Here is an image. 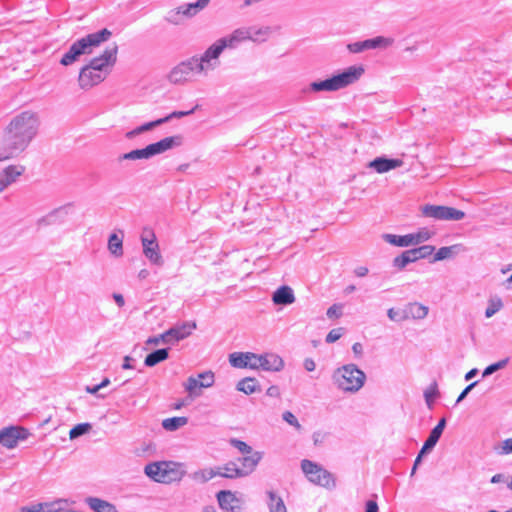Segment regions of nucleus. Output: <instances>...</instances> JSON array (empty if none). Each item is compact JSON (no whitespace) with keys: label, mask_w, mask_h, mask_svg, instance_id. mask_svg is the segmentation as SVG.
Wrapping results in <instances>:
<instances>
[{"label":"nucleus","mask_w":512,"mask_h":512,"mask_svg":"<svg viewBox=\"0 0 512 512\" xmlns=\"http://www.w3.org/2000/svg\"><path fill=\"white\" fill-rule=\"evenodd\" d=\"M39 118L35 112L23 111L15 115L3 129L0 137V162L21 155L36 137Z\"/></svg>","instance_id":"nucleus-1"},{"label":"nucleus","mask_w":512,"mask_h":512,"mask_svg":"<svg viewBox=\"0 0 512 512\" xmlns=\"http://www.w3.org/2000/svg\"><path fill=\"white\" fill-rule=\"evenodd\" d=\"M117 45H113L103 51L97 57L92 58L89 63L80 69L78 76L79 87L89 90L103 82L117 60Z\"/></svg>","instance_id":"nucleus-2"},{"label":"nucleus","mask_w":512,"mask_h":512,"mask_svg":"<svg viewBox=\"0 0 512 512\" xmlns=\"http://www.w3.org/2000/svg\"><path fill=\"white\" fill-rule=\"evenodd\" d=\"M111 35L112 32L107 28H104L78 39L62 56L60 64L63 66H69L78 61L82 55L91 54L94 48L100 46L103 42L108 41Z\"/></svg>","instance_id":"nucleus-3"},{"label":"nucleus","mask_w":512,"mask_h":512,"mask_svg":"<svg viewBox=\"0 0 512 512\" xmlns=\"http://www.w3.org/2000/svg\"><path fill=\"white\" fill-rule=\"evenodd\" d=\"M363 74L364 68L361 65L350 66L341 73L333 75L328 79L312 82L310 84V90L313 92L338 91L357 82Z\"/></svg>","instance_id":"nucleus-4"},{"label":"nucleus","mask_w":512,"mask_h":512,"mask_svg":"<svg viewBox=\"0 0 512 512\" xmlns=\"http://www.w3.org/2000/svg\"><path fill=\"white\" fill-rule=\"evenodd\" d=\"M144 472L152 480L165 484L179 482L185 475L182 465L173 461L149 463Z\"/></svg>","instance_id":"nucleus-5"},{"label":"nucleus","mask_w":512,"mask_h":512,"mask_svg":"<svg viewBox=\"0 0 512 512\" xmlns=\"http://www.w3.org/2000/svg\"><path fill=\"white\" fill-rule=\"evenodd\" d=\"M332 377L338 389L351 393L359 391L366 380L365 373L355 364H347L336 369Z\"/></svg>","instance_id":"nucleus-6"},{"label":"nucleus","mask_w":512,"mask_h":512,"mask_svg":"<svg viewBox=\"0 0 512 512\" xmlns=\"http://www.w3.org/2000/svg\"><path fill=\"white\" fill-rule=\"evenodd\" d=\"M183 138L181 135L169 136L161 139L158 142L147 145L142 149H135L130 152L124 153L120 156V160H142L150 159L156 155L162 154L168 150L178 147L182 144Z\"/></svg>","instance_id":"nucleus-7"},{"label":"nucleus","mask_w":512,"mask_h":512,"mask_svg":"<svg viewBox=\"0 0 512 512\" xmlns=\"http://www.w3.org/2000/svg\"><path fill=\"white\" fill-rule=\"evenodd\" d=\"M196 328L195 322H183L175 325L157 336L149 337L146 340L147 345H159L160 343L173 345L191 335Z\"/></svg>","instance_id":"nucleus-8"},{"label":"nucleus","mask_w":512,"mask_h":512,"mask_svg":"<svg viewBox=\"0 0 512 512\" xmlns=\"http://www.w3.org/2000/svg\"><path fill=\"white\" fill-rule=\"evenodd\" d=\"M224 49H226L224 43L218 39L210 45L203 54L193 56V58H196L198 73L206 75L208 72L215 70L220 65L219 57Z\"/></svg>","instance_id":"nucleus-9"},{"label":"nucleus","mask_w":512,"mask_h":512,"mask_svg":"<svg viewBox=\"0 0 512 512\" xmlns=\"http://www.w3.org/2000/svg\"><path fill=\"white\" fill-rule=\"evenodd\" d=\"M301 468L310 482L325 488L335 487L333 475L321 465L304 459L301 462Z\"/></svg>","instance_id":"nucleus-10"},{"label":"nucleus","mask_w":512,"mask_h":512,"mask_svg":"<svg viewBox=\"0 0 512 512\" xmlns=\"http://www.w3.org/2000/svg\"><path fill=\"white\" fill-rule=\"evenodd\" d=\"M141 244L143 248L144 256L149 260V262L156 266H163L164 260L160 253V247L157 242V238L155 233L148 228L143 230L141 235Z\"/></svg>","instance_id":"nucleus-11"},{"label":"nucleus","mask_w":512,"mask_h":512,"mask_svg":"<svg viewBox=\"0 0 512 512\" xmlns=\"http://www.w3.org/2000/svg\"><path fill=\"white\" fill-rule=\"evenodd\" d=\"M421 211L423 216L435 220L460 221L465 217V213L462 210L442 205L427 204L421 208Z\"/></svg>","instance_id":"nucleus-12"},{"label":"nucleus","mask_w":512,"mask_h":512,"mask_svg":"<svg viewBox=\"0 0 512 512\" xmlns=\"http://www.w3.org/2000/svg\"><path fill=\"white\" fill-rule=\"evenodd\" d=\"M196 58H189L176 65L169 73L168 79L173 84H183L192 80L194 75H199Z\"/></svg>","instance_id":"nucleus-13"},{"label":"nucleus","mask_w":512,"mask_h":512,"mask_svg":"<svg viewBox=\"0 0 512 512\" xmlns=\"http://www.w3.org/2000/svg\"><path fill=\"white\" fill-rule=\"evenodd\" d=\"M383 238L386 242H388L391 245L398 247H408L415 246L429 240L431 238V232L426 228H423L416 233H410L402 236L394 234H384Z\"/></svg>","instance_id":"nucleus-14"},{"label":"nucleus","mask_w":512,"mask_h":512,"mask_svg":"<svg viewBox=\"0 0 512 512\" xmlns=\"http://www.w3.org/2000/svg\"><path fill=\"white\" fill-rule=\"evenodd\" d=\"M210 0H197L193 3L180 5L175 10L169 12L167 20L172 24H179L183 17L190 18L205 8Z\"/></svg>","instance_id":"nucleus-15"},{"label":"nucleus","mask_w":512,"mask_h":512,"mask_svg":"<svg viewBox=\"0 0 512 512\" xmlns=\"http://www.w3.org/2000/svg\"><path fill=\"white\" fill-rule=\"evenodd\" d=\"M197 107L198 106H195L194 108H192L189 111H173L172 113L168 114L167 116H165L163 118H159L157 120L144 123V124L136 127L135 129L128 131L125 134V137L127 139H133L137 135L147 132V131H150V130L154 129L155 127H158L164 123L171 121L174 118H182L184 116L191 115L192 113H194V111Z\"/></svg>","instance_id":"nucleus-16"},{"label":"nucleus","mask_w":512,"mask_h":512,"mask_svg":"<svg viewBox=\"0 0 512 512\" xmlns=\"http://www.w3.org/2000/svg\"><path fill=\"white\" fill-rule=\"evenodd\" d=\"M394 43V39L390 37L377 36L371 39H366L364 41H358L349 43L347 45V49L351 53H361L366 50L382 48L386 49L392 46Z\"/></svg>","instance_id":"nucleus-17"},{"label":"nucleus","mask_w":512,"mask_h":512,"mask_svg":"<svg viewBox=\"0 0 512 512\" xmlns=\"http://www.w3.org/2000/svg\"><path fill=\"white\" fill-rule=\"evenodd\" d=\"M28 435V430L23 427H6L0 430V444L8 449H13L19 440L27 439Z\"/></svg>","instance_id":"nucleus-18"},{"label":"nucleus","mask_w":512,"mask_h":512,"mask_svg":"<svg viewBox=\"0 0 512 512\" xmlns=\"http://www.w3.org/2000/svg\"><path fill=\"white\" fill-rule=\"evenodd\" d=\"M25 166L21 164H11L4 167L0 171V193L4 192L8 187L15 184L18 179L25 173Z\"/></svg>","instance_id":"nucleus-19"},{"label":"nucleus","mask_w":512,"mask_h":512,"mask_svg":"<svg viewBox=\"0 0 512 512\" xmlns=\"http://www.w3.org/2000/svg\"><path fill=\"white\" fill-rule=\"evenodd\" d=\"M215 381L212 371H205L197 375V377H189L185 383V389L190 395L198 396L200 393L197 389L209 388L213 386Z\"/></svg>","instance_id":"nucleus-20"},{"label":"nucleus","mask_w":512,"mask_h":512,"mask_svg":"<svg viewBox=\"0 0 512 512\" xmlns=\"http://www.w3.org/2000/svg\"><path fill=\"white\" fill-rule=\"evenodd\" d=\"M220 508L225 512H240L243 508V500L230 490H221L217 493Z\"/></svg>","instance_id":"nucleus-21"},{"label":"nucleus","mask_w":512,"mask_h":512,"mask_svg":"<svg viewBox=\"0 0 512 512\" xmlns=\"http://www.w3.org/2000/svg\"><path fill=\"white\" fill-rule=\"evenodd\" d=\"M284 367L283 359L275 353L259 355V369L269 372L281 371Z\"/></svg>","instance_id":"nucleus-22"},{"label":"nucleus","mask_w":512,"mask_h":512,"mask_svg":"<svg viewBox=\"0 0 512 512\" xmlns=\"http://www.w3.org/2000/svg\"><path fill=\"white\" fill-rule=\"evenodd\" d=\"M403 165L401 159H388L386 157H377L368 163V167L375 170L379 174L386 173L390 170L399 168Z\"/></svg>","instance_id":"nucleus-23"},{"label":"nucleus","mask_w":512,"mask_h":512,"mask_svg":"<svg viewBox=\"0 0 512 512\" xmlns=\"http://www.w3.org/2000/svg\"><path fill=\"white\" fill-rule=\"evenodd\" d=\"M222 43H224L225 48L234 49L240 43L249 40V31L247 27H240L235 29L231 34L220 38Z\"/></svg>","instance_id":"nucleus-24"},{"label":"nucleus","mask_w":512,"mask_h":512,"mask_svg":"<svg viewBox=\"0 0 512 512\" xmlns=\"http://www.w3.org/2000/svg\"><path fill=\"white\" fill-rule=\"evenodd\" d=\"M262 459V453L255 451L251 452L248 456H244L239 459V461L242 464V467H239L243 477L251 474L255 468L257 467L258 463Z\"/></svg>","instance_id":"nucleus-25"},{"label":"nucleus","mask_w":512,"mask_h":512,"mask_svg":"<svg viewBox=\"0 0 512 512\" xmlns=\"http://www.w3.org/2000/svg\"><path fill=\"white\" fill-rule=\"evenodd\" d=\"M272 300L277 305H290L295 302V295L291 287L284 285L273 293Z\"/></svg>","instance_id":"nucleus-26"},{"label":"nucleus","mask_w":512,"mask_h":512,"mask_svg":"<svg viewBox=\"0 0 512 512\" xmlns=\"http://www.w3.org/2000/svg\"><path fill=\"white\" fill-rule=\"evenodd\" d=\"M85 503L93 512H118L114 504L98 497H87Z\"/></svg>","instance_id":"nucleus-27"},{"label":"nucleus","mask_w":512,"mask_h":512,"mask_svg":"<svg viewBox=\"0 0 512 512\" xmlns=\"http://www.w3.org/2000/svg\"><path fill=\"white\" fill-rule=\"evenodd\" d=\"M247 30L249 31V41L255 43H262L268 40L271 35V28L268 26H248Z\"/></svg>","instance_id":"nucleus-28"},{"label":"nucleus","mask_w":512,"mask_h":512,"mask_svg":"<svg viewBox=\"0 0 512 512\" xmlns=\"http://www.w3.org/2000/svg\"><path fill=\"white\" fill-rule=\"evenodd\" d=\"M217 476H221L227 479H235L243 477L240 468L237 466L235 462H228L223 466H219L216 468Z\"/></svg>","instance_id":"nucleus-29"},{"label":"nucleus","mask_w":512,"mask_h":512,"mask_svg":"<svg viewBox=\"0 0 512 512\" xmlns=\"http://www.w3.org/2000/svg\"><path fill=\"white\" fill-rule=\"evenodd\" d=\"M429 312V308L421 303H411L405 310V317L413 318L416 320L424 319Z\"/></svg>","instance_id":"nucleus-30"},{"label":"nucleus","mask_w":512,"mask_h":512,"mask_svg":"<svg viewBox=\"0 0 512 512\" xmlns=\"http://www.w3.org/2000/svg\"><path fill=\"white\" fill-rule=\"evenodd\" d=\"M465 248L462 244H454L451 246H445L438 249L436 254L434 255L432 262L442 261L447 258H450L453 254H457L459 252L464 251Z\"/></svg>","instance_id":"nucleus-31"},{"label":"nucleus","mask_w":512,"mask_h":512,"mask_svg":"<svg viewBox=\"0 0 512 512\" xmlns=\"http://www.w3.org/2000/svg\"><path fill=\"white\" fill-rule=\"evenodd\" d=\"M236 388L238 391L243 392L246 395H250L261 390L258 381L255 378L250 377L240 380L237 383Z\"/></svg>","instance_id":"nucleus-32"},{"label":"nucleus","mask_w":512,"mask_h":512,"mask_svg":"<svg viewBox=\"0 0 512 512\" xmlns=\"http://www.w3.org/2000/svg\"><path fill=\"white\" fill-rule=\"evenodd\" d=\"M169 357L168 349H158L148 354L144 360L147 367H153L158 363L165 361Z\"/></svg>","instance_id":"nucleus-33"},{"label":"nucleus","mask_w":512,"mask_h":512,"mask_svg":"<svg viewBox=\"0 0 512 512\" xmlns=\"http://www.w3.org/2000/svg\"><path fill=\"white\" fill-rule=\"evenodd\" d=\"M268 507L270 512H287L283 499L273 491H268Z\"/></svg>","instance_id":"nucleus-34"},{"label":"nucleus","mask_w":512,"mask_h":512,"mask_svg":"<svg viewBox=\"0 0 512 512\" xmlns=\"http://www.w3.org/2000/svg\"><path fill=\"white\" fill-rule=\"evenodd\" d=\"M108 250L115 257L122 256L123 255L122 237L118 236L116 233L111 234L108 239Z\"/></svg>","instance_id":"nucleus-35"},{"label":"nucleus","mask_w":512,"mask_h":512,"mask_svg":"<svg viewBox=\"0 0 512 512\" xmlns=\"http://www.w3.org/2000/svg\"><path fill=\"white\" fill-rule=\"evenodd\" d=\"M216 476H217L216 468H205V469H201V470L194 472L192 474V479L197 482H200V483H206Z\"/></svg>","instance_id":"nucleus-36"},{"label":"nucleus","mask_w":512,"mask_h":512,"mask_svg":"<svg viewBox=\"0 0 512 512\" xmlns=\"http://www.w3.org/2000/svg\"><path fill=\"white\" fill-rule=\"evenodd\" d=\"M187 422L188 419L186 417H172L164 419L162 422V427L167 431H175L186 425Z\"/></svg>","instance_id":"nucleus-37"},{"label":"nucleus","mask_w":512,"mask_h":512,"mask_svg":"<svg viewBox=\"0 0 512 512\" xmlns=\"http://www.w3.org/2000/svg\"><path fill=\"white\" fill-rule=\"evenodd\" d=\"M435 250V247L432 245H423L418 248L409 249V252L412 256L414 262L419 259L426 258L430 256Z\"/></svg>","instance_id":"nucleus-38"},{"label":"nucleus","mask_w":512,"mask_h":512,"mask_svg":"<svg viewBox=\"0 0 512 512\" xmlns=\"http://www.w3.org/2000/svg\"><path fill=\"white\" fill-rule=\"evenodd\" d=\"M412 256L409 250L402 252L399 256L393 259V266L399 270L404 269L408 264L413 263Z\"/></svg>","instance_id":"nucleus-39"},{"label":"nucleus","mask_w":512,"mask_h":512,"mask_svg":"<svg viewBox=\"0 0 512 512\" xmlns=\"http://www.w3.org/2000/svg\"><path fill=\"white\" fill-rule=\"evenodd\" d=\"M247 352H234L229 355V362L235 368H246Z\"/></svg>","instance_id":"nucleus-40"},{"label":"nucleus","mask_w":512,"mask_h":512,"mask_svg":"<svg viewBox=\"0 0 512 512\" xmlns=\"http://www.w3.org/2000/svg\"><path fill=\"white\" fill-rule=\"evenodd\" d=\"M503 307V302L499 297L491 298L488 302V306L485 310V316L487 318L492 317Z\"/></svg>","instance_id":"nucleus-41"},{"label":"nucleus","mask_w":512,"mask_h":512,"mask_svg":"<svg viewBox=\"0 0 512 512\" xmlns=\"http://www.w3.org/2000/svg\"><path fill=\"white\" fill-rule=\"evenodd\" d=\"M68 501L66 499H57L52 502H44L40 503L42 507V512H60L61 511V504L67 503Z\"/></svg>","instance_id":"nucleus-42"},{"label":"nucleus","mask_w":512,"mask_h":512,"mask_svg":"<svg viewBox=\"0 0 512 512\" xmlns=\"http://www.w3.org/2000/svg\"><path fill=\"white\" fill-rule=\"evenodd\" d=\"M90 429H91L90 423L77 424L70 430L69 437H70V439L78 438L79 436H82V435L86 434L87 432H89Z\"/></svg>","instance_id":"nucleus-43"},{"label":"nucleus","mask_w":512,"mask_h":512,"mask_svg":"<svg viewBox=\"0 0 512 512\" xmlns=\"http://www.w3.org/2000/svg\"><path fill=\"white\" fill-rule=\"evenodd\" d=\"M508 362H509V359L505 358V359H502V360H500V361H498L496 363H493V364L487 366L484 369V371L482 373V376L483 377H487V376L493 374L494 372H496V371H498L500 369L505 368L507 366Z\"/></svg>","instance_id":"nucleus-44"},{"label":"nucleus","mask_w":512,"mask_h":512,"mask_svg":"<svg viewBox=\"0 0 512 512\" xmlns=\"http://www.w3.org/2000/svg\"><path fill=\"white\" fill-rule=\"evenodd\" d=\"M445 426H446V419L445 418L440 419L438 424L431 430L428 438L432 439L435 442H438L443 433V430L445 429Z\"/></svg>","instance_id":"nucleus-45"},{"label":"nucleus","mask_w":512,"mask_h":512,"mask_svg":"<svg viewBox=\"0 0 512 512\" xmlns=\"http://www.w3.org/2000/svg\"><path fill=\"white\" fill-rule=\"evenodd\" d=\"M282 419L288 423L289 425H291L292 427H294L296 430L300 431L302 429V426L301 424L299 423L298 419L296 418V416L290 412V411H285L283 414H282Z\"/></svg>","instance_id":"nucleus-46"},{"label":"nucleus","mask_w":512,"mask_h":512,"mask_svg":"<svg viewBox=\"0 0 512 512\" xmlns=\"http://www.w3.org/2000/svg\"><path fill=\"white\" fill-rule=\"evenodd\" d=\"M230 444L243 454H251L252 452V447L242 440L233 438L230 440Z\"/></svg>","instance_id":"nucleus-47"},{"label":"nucleus","mask_w":512,"mask_h":512,"mask_svg":"<svg viewBox=\"0 0 512 512\" xmlns=\"http://www.w3.org/2000/svg\"><path fill=\"white\" fill-rule=\"evenodd\" d=\"M438 396V390H437V385L436 383H434L433 385H431L428 389L425 390L424 392V397H425V401L427 403V405L429 407H431L434 399Z\"/></svg>","instance_id":"nucleus-48"},{"label":"nucleus","mask_w":512,"mask_h":512,"mask_svg":"<svg viewBox=\"0 0 512 512\" xmlns=\"http://www.w3.org/2000/svg\"><path fill=\"white\" fill-rule=\"evenodd\" d=\"M247 359L246 368L258 370L259 369V355L247 352V356L245 357Z\"/></svg>","instance_id":"nucleus-49"},{"label":"nucleus","mask_w":512,"mask_h":512,"mask_svg":"<svg viewBox=\"0 0 512 512\" xmlns=\"http://www.w3.org/2000/svg\"><path fill=\"white\" fill-rule=\"evenodd\" d=\"M343 328L332 329L326 336L325 341L327 343H334L339 340L343 335Z\"/></svg>","instance_id":"nucleus-50"},{"label":"nucleus","mask_w":512,"mask_h":512,"mask_svg":"<svg viewBox=\"0 0 512 512\" xmlns=\"http://www.w3.org/2000/svg\"><path fill=\"white\" fill-rule=\"evenodd\" d=\"M328 318H340L342 316V305L333 304L326 312Z\"/></svg>","instance_id":"nucleus-51"},{"label":"nucleus","mask_w":512,"mask_h":512,"mask_svg":"<svg viewBox=\"0 0 512 512\" xmlns=\"http://www.w3.org/2000/svg\"><path fill=\"white\" fill-rule=\"evenodd\" d=\"M512 453V438H508L503 441L499 454L507 455Z\"/></svg>","instance_id":"nucleus-52"},{"label":"nucleus","mask_w":512,"mask_h":512,"mask_svg":"<svg viewBox=\"0 0 512 512\" xmlns=\"http://www.w3.org/2000/svg\"><path fill=\"white\" fill-rule=\"evenodd\" d=\"M387 316L392 321H402L406 319L405 315L401 316L399 311L395 310L394 308L388 309Z\"/></svg>","instance_id":"nucleus-53"},{"label":"nucleus","mask_w":512,"mask_h":512,"mask_svg":"<svg viewBox=\"0 0 512 512\" xmlns=\"http://www.w3.org/2000/svg\"><path fill=\"white\" fill-rule=\"evenodd\" d=\"M55 213L56 212L54 211V212L42 217L41 219L38 220L37 225L39 227H41V226H46V225L51 224L53 219L55 218Z\"/></svg>","instance_id":"nucleus-54"},{"label":"nucleus","mask_w":512,"mask_h":512,"mask_svg":"<svg viewBox=\"0 0 512 512\" xmlns=\"http://www.w3.org/2000/svg\"><path fill=\"white\" fill-rule=\"evenodd\" d=\"M436 444H437V442L433 441L430 438H427L426 441L424 442V445L422 446V449L420 450L419 454H421L423 456L427 451L433 449Z\"/></svg>","instance_id":"nucleus-55"},{"label":"nucleus","mask_w":512,"mask_h":512,"mask_svg":"<svg viewBox=\"0 0 512 512\" xmlns=\"http://www.w3.org/2000/svg\"><path fill=\"white\" fill-rule=\"evenodd\" d=\"M326 436V433L320 431L314 432L312 436L314 444L321 445L325 441Z\"/></svg>","instance_id":"nucleus-56"},{"label":"nucleus","mask_w":512,"mask_h":512,"mask_svg":"<svg viewBox=\"0 0 512 512\" xmlns=\"http://www.w3.org/2000/svg\"><path fill=\"white\" fill-rule=\"evenodd\" d=\"M478 381H475L471 384H469L461 393L460 395L458 396L457 400H456V403H460L466 396L467 394L470 392L471 389H473L476 385H477Z\"/></svg>","instance_id":"nucleus-57"},{"label":"nucleus","mask_w":512,"mask_h":512,"mask_svg":"<svg viewBox=\"0 0 512 512\" xmlns=\"http://www.w3.org/2000/svg\"><path fill=\"white\" fill-rule=\"evenodd\" d=\"M20 512H42L41 504H33L30 506H24L20 509Z\"/></svg>","instance_id":"nucleus-58"},{"label":"nucleus","mask_w":512,"mask_h":512,"mask_svg":"<svg viewBox=\"0 0 512 512\" xmlns=\"http://www.w3.org/2000/svg\"><path fill=\"white\" fill-rule=\"evenodd\" d=\"M303 366H304L306 371L312 372L316 368V363H315V361L312 358H306L304 360Z\"/></svg>","instance_id":"nucleus-59"},{"label":"nucleus","mask_w":512,"mask_h":512,"mask_svg":"<svg viewBox=\"0 0 512 512\" xmlns=\"http://www.w3.org/2000/svg\"><path fill=\"white\" fill-rule=\"evenodd\" d=\"M266 394L269 397L278 398L280 396V389L278 386L272 385L267 389Z\"/></svg>","instance_id":"nucleus-60"},{"label":"nucleus","mask_w":512,"mask_h":512,"mask_svg":"<svg viewBox=\"0 0 512 512\" xmlns=\"http://www.w3.org/2000/svg\"><path fill=\"white\" fill-rule=\"evenodd\" d=\"M353 272L357 277H365L368 274L369 270L365 266H359L356 267Z\"/></svg>","instance_id":"nucleus-61"},{"label":"nucleus","mask_w":512,"mask_h":512,"mask_svg":"<svg viewBox=\"0 0 512 512\" xmlns=\"http://www.w3.org/2000/svg\"><path fill=\"white\" fill-rule=\"evenodd\" d=\"M365 512H378L377 503L374 500L367 501Z\"/></svg>","instance_id":"nucleus-62"},{"label":"nucleus","mask_w":512,"mask_h":512,"mask_svg":"<svg viewBox=\"0 0 512 512\" xmlns=\"http://www.w3.org/2000/svg\"><path fill=\"white\" fill-rule=\"evenodd\" d=\"M115 303L119 306V307H123L125 305V300H124V297L122 294L120 293H113L112 295Z\"/></svg>","instance_id":"nucleus-63"},{"label":"nucleus","mask_w":512,"mask_h":512,"mask_svg":"<svg viewBox=\"0 0 512 512\" xmlns=\"http://www.w3.org/2000/svg\"><path fill=\"white\" fill-rule=\"evenodd\" d=\"M133 360L130 356H125L123 359L122 368L123 369H133V365L131 364V361Z\"/></svg>","instance_id":"nucleus-64"}]
</instances>
